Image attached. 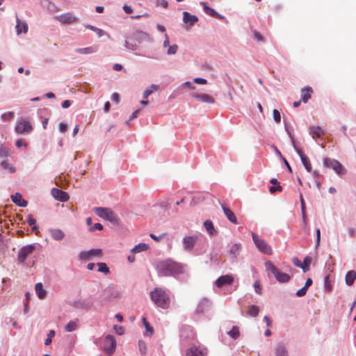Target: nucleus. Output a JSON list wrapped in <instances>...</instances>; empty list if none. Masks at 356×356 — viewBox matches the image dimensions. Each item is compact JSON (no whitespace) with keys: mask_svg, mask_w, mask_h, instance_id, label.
Segmentation results:
<instances>
[{"mask_svg":"<svg viewBox=\"0 0 356 356\" xmlns=\"http://www.w3.org/2000/svg\"><path fill=\"white\" fill-rule=\"evenodd\" d=\"M160 268L165 275H178L184 273V266L172 260H166L160 263Z\"/></svg>","mask_w":356,"mask_h":356,"instance_id":"obj_1","label":"nucleus"},{"mask_svg":"<svg viewBox=\"0 0 356 356\" xmlns=\"http://www.w3.org/2000/svg\"><path fill=\"white\" fill-rule=\"evenodd\" d=\"M150 297L154 303L163 309L168 308L170 299L165 291H151Z\"/></svg>","mask_w":356,"mask_h":356,"instance_id":"obj_2","label":"nucleus"},{"mask_svg":"<svg viewBox=\"0 0 356 356\" xmlns=\"http://www.w3.org/2000/svg\"><path fill=\"white\" fill-rule=\"evenodd\" d=\"M265 266L266 269L275 276L279 282L286 283L289 281L290 276L285 273L281 272L271 261H266Z\"/></svg>","mask_w":356,"mask_h":356,"instance_id":"obj_3","label":"nucleus"},{"mask_svg":"<svg viewBox=\"0 0 356 356\" xmlns=\"http://www.w3.org/2000/svg\"><path fill=\"white\" fill-rule=\"evenodd\" d=\"M252 236L256 247L260 252L268 255L273 254L271 247L264 239L254 232H252Z\"/></svg>","mask_w":356,"mask_h":356,"instance_id":"obj_4","label":"nucleus"},{"mask_svg":"<svg viewBox=\"0 0 356 356\" xmlns=\"http://www.w3.org/2000/svg\"><path fill=\"white\" fill-rule=\"evenodd\" d=\"M95 212L98 216L105 220H109L110 222H118V219L117 216L111 209L104 207H95Z\"/></svg>","mask_w":356,"mask_h":356,"instance_id":"obj_5","label":"nucleus"},{"mask_svg":"<svg viewBox=\"0 0 356 356\" xmlns=\"http://www.w3.org/2000/svg\"><path fill=\"white\" fill-rule=\"evenodd\" d=\"M323 166L333 169L339 175H343L346 172L344 167L338 161L329 158L323 159Z\"/></svg>","mask_w":356,"mask_h":356,"instance_id":"obj_6","label":"nucleus"},{"mask_svg":"<svg viewBox=\"0 0 356 356\" xmlns=\"http://www.w3.org/2000/svg\"><path fill=\"white\" fill-rule=\"evenodd\" d=\"M35 250V245L33 244L23 246L18 252L17 261L19 264L24 263L26 258L31 255Z\"/></svg>","mask_w":356,"mask_h":356,"instance_id":"obj_7","label":"nucleus"},{"mask_svg":"<svg viewBox=\"0 0 356 356\" xmlns=\"http://www.w3.org/2000/svg\"><path fill=\"white\" fill-rule=\"evenodd\" d=\"M32 129L30 122L26 118H21L15 127V131L18 134H29Z\"/></svg>","mask_w":356,"mask_h":356,"instance_id":"obj_8","label":"nucleus"},{"mask_svg":"<svg viewBox=\"0 0 356 356\" xmlns=\"http://www.w3.org/2000/svg\"><path fill=\"white\" fill-rule=\"evenodd\" d=\"M102 250L101 249H91L88 251H82L79 254V259L80 260H89L93 257H102Z\"/></svg>","mask_w":356,"mask_h":356,"instance_id":"obj_9","label":"nucleus"},{"mask_svg":"<svg viewBox=\"0 0 356 356\" xmlns=\"http://www.w3.org/2000/svg\"><path fill=\"white\" fill-rule=\"evenodd\" d=\"M116 348V341L113 336L108 334L104 340V350L108 354H112Z\"/></svg>","mask_w":356,"mask_h":356,"instance_id":"obj_10","label":"nucleus"},{"mask_svg":"<svg viewBox=\"0 0 356 356\" xmlns=\"http://www.w3.org/2000/svg\"><path fill=\"white\" fill-rule=\"evenodd\" d=\"M234 282V277L230 275H225L220 276L215 282L217 288H222L223 286H229Z\"/></svg>","mask_w":356,"mask_h":356,"instance_id":"obj_11","label":"nucleus"},{"mask_svg":"<svg viewBox=\"0 0 356 356\" xmlns=\"http://www.w3.org/2000/svg\"><path fill=\"white\" fill-rule=\"evenodd\" d=\"M198 236L197 235L186 236L183 238L184 250L191 251L197 243Z\"/></svg>","mask_w":356,"mask_h":356,"instance_id":"obj_12","label":"nucleus"},{"mask_svg":"<svg viewBox=\"0 0 356 356\" xmlns=\"http://www.w3.org/2000/svg\"><path fill=\"white\" fill-rule=\"evenodd\" d=\"M57 20L61 24H72L78 20V18L71 13H66L56 16Z\"/></svg>","mask_w":356,"mask_h":356,"instance_id":"obj_13","label":"nucleus"},{"mask_svg":"<svg viewBox=\"0 0 356 356\" xmlns=\"http://www.w3.org/2000/svg\"><path fill=\"white\" fill-rule=\"evenodd\" d=\"M294 148L297 153L298 154L299 156L300 157V159L302 161V164L304 165L305 168L308 172H312V164L310 163L309 159L308 157L304 154V152L300 149L296 147V145L293 144Z\"/></svg>","mask_w":356,"mask_h":356,"instance_id":"obj_14","label":"nucleus"},{"mask_svg":"<svg viewBox=\"0 0 356 356\" xmlns=\"http://www.w3.org/2000/svg\"><path fill=\"white\" fill-rule=\"evenodd\" d=\"M51 193L52 196L55 199H56L60 202H66L69 199V195L66 192L63 191L58 188H54L51 190Z\"/></svg>","mask_w":356,"mask_h":356,"instance_id":"obj_15","label":"nucleus"},{"mask_svg":"<svg viewBox=\"0 0 356 356\" xmlns=\"http://www.w3.org/2000/svg\"><path fill=\"white\" fill-rule=\"evenodd\" d=\"M16 33L17 35H20L22 33H26L28 32V24L25 22H22L21 19L16 17Z\"/></svg>","mask_w":356,"mask_h":356,"instance_id":"obj_16","label":"nucleus"},{"mask_svg":"<svg viewBox=\"0 0 356 356\" xmlns=\"http://www.w3.org/2000/svg\"><path fill=\"white\" fill-rule=\"evenodd\" d=\"M191 96L202 102L208 104H213L215 102V99L207 94L193 93Z\"/></svg>","mask_w":356,"mask_h":356,"instance_id":"obj_17","label":"nucleus"},{"mask_svg":"<svg viewBox=\"0 0 356 356\" xmlns=\"http://www.w3.org/2000/svg\"><path fill=\"white\" fill-rule=\"evenodd\" d=\"M313 90L311 87L307 86L301 90V101L306 104L312 97Z\"/></svg>","mask_w":356,"mask_h":356,"instance_id":"obj_18","label":"nucleus"},{"mask_svg":"<svg viewBox=\"0 0 356 356\" xmlns=\"http://www.w3.org/2000/svg\"><path fill=\"white\" fill-rule=\"evenodd\" d=\"M183 15V22L185 24H188L191 26H193L195 23L198 21V18L196 15H191L188 12H184Z\"/></svg>","mask_w":356,"mask_h":356,"instance_id":"obj_19","label":"nucleus"},{"mask_svg":"<svg viewBox=\"0 0 356 356\" xmlns=\"http://www.w3.org/2000/svg\"><path fill=\"white\" fill-rule=\"evenodd\" d=\"M12 201L19 207H25L27 206V202L22 198L20 193H16L11 196Z\"/></svg>","mask_w":356,"mask_h":356,"instance_id":"obj_20","label":"nucleus"},{"mask_svg":"<svg viewBox=\"0 0 356 356\" xmlns=\"http://www.w3.org/2000/svg\"><path fill=\"white\" fill-rule=\"evenodd\" d=\"M222 209L227 219L232 223L237 224V218L234 212L223 204H222Z\"/></svg>","mask_w":356,"mask_h":356,"instance_id":"obj_21","label":"nucleus"},{"mask_svg":"<svg viewBox=\"0 0 356 356\" xmlns=\"http://www.w3.org/2000/svg\"><path fill=\"white\" fill-rule=\"evenodd\" d=\"M49 233L54 240L60 241L65 237V233L60 229H51Z\"/></svg>","mask_w":356,"mask_h":356,"instance_id":"obj_22","label":"nucleus"},{"mask_svg":"<svg viewBox=\"0 0 356 356\" xmlns=\"http://www.w3.org/2000/svg\"><path fill=\"white\" fill-rule=\"evenodd\" d=\"M200 4L202 6V8H203V10L204 11L209 15L211 16V17H216L219 19H222V17L220 16V15H218L216 11L212 8H210L209 7L206 3L204 2H201Z\"/></svg>","mask_w":356,"mask_h":356,"instance_id":"obj_23","label":"nucleus"},{"mask_svg":"<svg viewBox=\"0 0 356 356\" xmlns=\"http://www.w3.org/2000/svg\"><path fill=\"white\" fill-rule=\"evenodd\" d=\"M310 129V134L312 136V137L314 138H319L325 134L324 130L318 126H313L309 128Z\"/></svg>","mask_w":356,"mask_h":356,"instance_id":"obj_24","label":"nucleus"},{"mask_svg":"<svg viewBox=\"0 0 356 356\" xmlns=\"http://www.w3.org/2000/svg\"><path fill=\"white\" fill-rule=\"evenodd\" d=\"M275 356H288L286 347L282 344H278L275 351Z\"/></svg>","mask_w":356,"mask_h":356,"instance_id":"obj_25","label":"nucleus"},{"mask_svg":"<svg viewBox=\"0 0 356 356\" xmlns=\"http://www.w3.org/2000/svg\"><path fill=\"white\" fill-rule=\"evenodd\" d=\"M356 279V271L350 270L346 273V282L348 286H350L353 284L354 281Z\"/></svg>","mask_w":356,"mask_h":356,"instance_id":"obj_26","label":"nucleus"},{"mask_svg":"<svg viewBox=\"0 0 356 356\" xmlns=\"http://www.w3.org/2000/svg\"><path fill=\"white\" fill-rule=\"evenodd\" d=\"M204 226L207 231V232L211 235L213 236L216 234V232L214 229V226L213 222L211 220H206L204 222Z\"/></svg>","mask_w":356,"mask_h":356,"instance_id":"obj_27","label":"nucleus"},{"mask_svg":"<svg viewBox=\"0 0 356 356\" xmlns=\"http://www.w3.org/2000/svg\"><path fill=\"white\" fill-rule=\"evenodd\" d=\"M76 53L83 54H90L97 51L95 47H88L85 48H79L75 50Z\"/></svg>","mask_w":356,"mask_h":356,"instance_id":"obj_28","label":"nucleus"},{"mask_svg":"<svg viewBox=\"0 0 356 356\" xmlns=\"http://www.w3.org/2000/svg\"><path fill=\"white\" fill-rule=\"evenodd\" d=\"M143 323L146 329V332L144 333L145 335H149L151 337L154 334V328L150 325V324L147 322L146 318L143 317L142 318Z\"/></svg>","mask_w":356,"mask_h":356,"instance_id":"obj_29","label":"nucleus"},{"mask_svg":"<svg viewBox=\"0 0 356 356\" xmlns=\"http://www.w3.org/2000/svg\"><path fill=\"white\" fill-rule=\"evenodd\" d=\"M148 248H149V246H148L147 244L144 243H139L138 245H136L131 250V252L133 254L138 253V252H143V251H146Z\"/></svg>","mask_w":356,"mask_h":356,"instance_id":"obj_30","label":"nucleus"},{"mask_svg":"<svg viewBox=\"0 0 356 356\" xmlns=\"http://www.w3.org/2000/svg\"><path fill=\"white\" fill-rule=\"evenodd\" d=\"M187 356H204V353L202 350H199L196 347H192L187 352Z\"/></svg>","mask_w":356,"mask_h":356,"instance_id":"obj_31","label":"nucleus"},{"mask_svg":"<svg viewBox=\"0 0 356 356\" xmlns=\"http://www.w3.org/2000/svg\"><path fill=\"white\" fill-rule=\"evenodd\" d=\"M77 321H70L65 327V330L67 332H73L76 330L77 328Z\"/></svg>","mask_w":356,"mask_h":356,"instance_id":"obj_32","label":"nucleus"},{"mask_svg":"<svg viewBox=\"0 0 356 356\" xmlns=\"http://www.w3.org/2000/svg\"><path fill=\"white\" fill-rule=\"evenodd\" d=\"M259 307L256 305H251L248 307V314L252 317H256L259 314Z\"/></svg>","mask_w":356,"mask_h":356,"instance_id":"obj_33","label":"nucleus"},{"mask_svg":"<svg viewBox=\"0 0 356 356\" xmlns=\"http://www.w3.org/2000/svg\"><path fill=\"white\" fill-rule=\"evenodd\" d=\"M97 266H98L99 272L103 273L106 275L109 273L110 270H109V268H108L106 263H103V262L98 263Z\"/></svg>","mask_w":356,"mask_h":356,"instance_id":"obj_34","label":"nucleus"},{"mask_svg":"<svg viewBox=\"0 0 356 356\" xmlns=\"http://www.w3.org/2000/svg\"><path fill=\"white\" fill-rule=\"evenodd\" d=\"M138 348L140 353L142 355H145L147 352V346L144 341L140 340L138 341Z\"/></svg>","mask_w":356,"mask_h":356,"instance_id":"obj_35","label":"nucleus"},{"mask_svg":"<svg viewBox=\"0 0 356 356\" xmlns=\"http://www.w3.org/2000/svg\"><path fill=\"white\" fill-rule=\"evenodd\" d=\"M228 334L233 339H236L239 336V331L237 327H234L230 331L228 332Z\"/></svg>","mask_w":356,"mask_h":356,"instance_id":"obj_36","label":"nucleus"},{"mask_svg":"<svg viewBox=\"0 0 356 356\" xmlns=\"http://www.w3.org/2000/svg\"><path fill=\"white\" fill-rule=\"evenodd\" d=\"M113 329L116 334L122 335L124 333V328L121 325H115Z\"/></svg>","mask_w":356,"mask_h":356,"instance_id":"obj_37","label":"nucleus"},{"mask_svg":"<svg viewBox=\"0 0 356 356\" xmlns=\"http://www.w3.org/2000/svg\"><path fill=\"white\" fill-rule=\"evenodd\" d=\"M33 295H34V293H30L29 291H27L26 293L25 296H26V302L25 303V305H24V311L25 312H27V310H28L27 304L31 300V296H33Z\"/></svg>","mask_w":356,"mask_h":356,"instance_id":"obj_38","label":"nucleus"},{"mask_svg":"<svg viewBox=\"0 0 356 356\" xmlns=\"http://www.w3.org/2000/svg\"><path fill=\"white\" fill-rule=\"evenodd\" d=\"M273 114L275 121L277 123H280L281 121V115L280 111L277 109H274L273 111Z\"/></svg>","mask_w":356,"mask_h":356,"instance_id":"obj_39","label":"nucleus"},{"mask_svg":"<svg viewBox=\"0 0 356 356\" xmlns=\"http://www.w3.org/2000/svg\"><path fill=\"white\" fill-rule=\"evenodd\" d=\"M13 116H14V113L11 111H9V112L2 114L1 118L3 120H10L13 118Z\"/></svg>","mask_w":356,"mask_h":356,"instance_id":"obj_40","label":"nucleus"},{"mask_svg":"<svg viewBox=\"0 0 356 356\" xmlns=\"http://www.w3.org/2000/svg\"><path fill=\"white\" fill-rule=\"evenodd\" d=\"M311 261H312V259L309 257H306L304 259L303 264H302V266H305V269H303L304 271L307 270V269L311 264Z\"/></svg>","mask_w":356,"mask_h":356,"instance_id":"obj_41","label":"nucleus"},{"mask_svg":"<svg viewBox=\"0 0 356 356\" xmlns=\"http://www.w3.org/2000/svg\"><path fill=\"white\" fill-rule=\"evenodd\" d=\"M35 295L40 300H42L47 296V291H35Z\"/></svg>","mask_w":356,"mask_h":356,"instance_id":"obj_42","label":"nucleus"},{"mask_svg":"<svg viewBox=\"0 0 356 356\" xmlns=\"http://www.w3.org/2000/svg\"><path fill=\"white\" fill-rule=\"evenodd\" d=\"M178 49V46L177 44H174L172 46H169V48L168 49V54L172 55L176 54Z\"/></svg>","mask_w":356,"mask_h":356,"instance_id":"obj_43","label":"nucleus"},{"mask_svg":"<svg viewBox=\"0 0 356 356\" xmlns=\"http://www.w3.org/2000/svg\"><path fill=\"white\" fill-rule=\"evenodd\" d=\"M8 155V149L0 145V156L6 157Z\"/></svg>","mask_w":356,"mask_h":356,"instance_id":"obj_44","label":"nucleus"},{"mask_svg":"<svg viewBox=\"0 0 356 356\" xmlns=\"http://www.w3.org/2000/svg\"><path fill=\"white\" fill-rule=\"evenodd\" d=\"M332 284L331 281L330 280V276L327 275L325 277V289H331L332 288Z\"/></svg>","mask_w":356,"mask_h":356,"instance_id":"obj_45","label":"nucleus"},{"mask_svg":"<svg viewBox=\"0 0 356 356\" xmlns=\"http://www.w3.org/2000/svg\"><path fill=\"white\" fill-rule=\"evenodd\" d=\"M282 186L280 185H278V186H270L269 188V191L271 193H274L276 191H282Z\"/></svg>","mask_w":356,"mask_h":356,"instance_id":"obj_46","label":"nucleus"},{"mask_svg":"<svg viewBox=\"0 0 356 356\" xmlns=\"http://www.w3.org/2000/svg\"><path fill=\"white\" fill-rule=\"evenodd\" d=\"M193 81L195 83L202 84V85H204V84L207 83V81L206 79H202V78H195L193 79Z\"/></svg>","mask_w":356,"mask_h":356,"instance_id":"obj_47","label":"nucleus"},{"mask_svg":"<svg viewBox=\"0 0 356 356\" xmlns=\"http://www.w3.org/2000/svg\"><path fill=\"white\" fill-rule=\"evenodd\" d=\"M95 229L102 230L103 225L101 223H95L92 227L90 228V231L93 232Z\"/></svg>","mask_w":356,"mask_h":356,"instance_id":"obj_48","label":"nucleus"},{"mask_svg":"<svg viewBox=\"0 0 356 356\" xmlns=\"http://www.w3.org/2000/svg\"><path fill=\"white\" fill-rule=\"evenodd\" d=\"M68 126L66 124L60 123L59 125V130L62 133H65L67 131Z\"/></svg>","mask_w":356,"mask_h":356,"instance_id":"obj_49","label":"nucleus"},{"mask_svg":"<svg viewBox=\"0 0 356 356\" xmlns=\"http://www.w3.org/2000/svg\"><path fill=\"white\" fill-rule=\"evenodd\" d=\"M300 203H301V211H302V213H305L306 211V208H305V201H304L302 194H300Z\"/></svg>","mask_w":356,"mask_h":356,"instance_id":"obj_50","label":"nucleus"},{"mask_svg":"<svg viewBox=\"0 0 356 356\" xmlns=\"http://www.w3.org/2000/svg\"><path fill=\"white\" fill-rule=\"evenodd\" d=\"M254 39L256 40H257L258 42L263 40L262 35L258 31H254Z\"/></svg>","mask_w":356,"mask_h":356,"instance_id":"obj_51","label":"nucleus"},{"mask_svg":"<svg viewBox=\"0 0 356 356\" xmlns=\"http://www.w3.org/2000/svg\"><path fill=\"white\" fill-rule=\"evenodd\" d=\"M27 222L30 226L35 225L36 223V220L31 215L29 216Z\"/></svg>","mask_w":356,"mask_h":356,"instance_id":"obj_52","label":"nucleus"},{"mask_svg":"<svg viewBox=\"0 0 356 356\" xmlns=\"http://www.w3.org/2000/svg\"><path fill=\"white\" fill-rule=\"evenodd\" d=\"M15 145L17 147L19 148L22 146H26V143L22 139H19L16 141Z\"/></svg>","mask_w":356,"mask_h":356,"instance_id":"obj_53","label":"nucleus"},{"mask_svg":"<svg viewBox=\"0 0 356 356\" xmlns=\"http://www.w3.org/2000/svg\"><path fill=\"white\" fill-rule=\"evenodd\" d=\"M293 264L295 266L302 268V269H305V266H302V263L298 258H294L293 259Z\"/></svg>","mask_w":356,"mask_h":356,"instance_id":"obj_54","label":"nucleus"},{"mask_svg":"<svg viewBox=\"0 0 356 356\" xmlns=\"http://www.w3.org/2000/svg\"><path fill=\"white\" fill-rule=\"evenodd\" d=\"M164 235H165V234H161V236H157L154 235V234H150V235H149V236H150V237H151L152 239H154V241H156L159 242L161 238H163Z\"/></svg>","mask_w":356,"mask_h":356,"instance_id":"obj_55","label":"nucleus"},{"mask_svg":"<svg viewBox=\"0 0 356 356\" xmlns=\"http://www.w3.org/2000/svg\"><path fill=\"white\" fill-rule=\"evenodd\" d=\"M312 284V280L311 278H308L305 282V284L303 287H302L300 289H307L309 288Z\"/></svg>","mask_w":356,"mask_h":356,"instance_id":"obj_56","label":"nucleus"},{"mask_svg":"<svg viewBox=\"0 0 356 356\" xmlns=\"http://www.w3.org/2000/svg\"><path fill=\"white\" fill-rule=\"evenodd\" d=\"M123 10L127 14H131L133 12V9L131 8V7L127 5H124L123 6Z\"/></svg>","mask_w":356,"mask_h":356,"instance_id":"obj_57","label":"nucleus"},{"mask_svg":"<svg viewBox=\"0 0 356 356\" xmlns=\"http://www.w3.org/2000/svg\"><path fill=\"white\" fill-rule=\"evenodd\" d=\"M111 99L113 101L115 102L116 103H118L120 101L119 95L117 92H114L111 96Z\"/></svg>","mask_w":356,"mask_h":356,"instance_id":"obj_58","label":"nucleus"},{"mask_svg":"<svg viewBox=\"0 0 356 356\" xmlns=\"http://www.w3.org/2000/svg\"><path fill=\"white\" fill-rule=\"evenodd\" d=\"M152 93V90L147 89L143 92V97L147 99Z\"/></svg>","mask_w":356,"mask_h":356,"instance_id":"obj_59","label":"nucleus"},{"mask_svg":"<svg viewBox=\"0 0 356 356\" xmlns=\"http://www.w3.org/2000/svg\"><path fill=\"white\" fill-rule=\"evenodd\" d=\"M71 102L70 100H65L62 104V107L63 108H67L70 106Z\"/></svg>","mask_w":356,"mask_h":356,"instance_id":"obj_60","label":"nucleus"},{"mask_svg":"<svg viewBox=\"0 0 356 356\" xmlns=\"http://www.w3.org/2000/svg\"><path fill=\"white\" fill-rule=\"evenodd\" d=\"M321 238V232L319 229H316V246L319 245Z\"/></svg>","mask_w":356,"mask_h":356,"instance_id":"obj_61","label":"nucleus"},{"mask_svg":"<svg viewBox=\"0 0 356 356\" xmlns=\"http://www.w3.org/2000/svg\"><path fill=\"white\" fill-rule=\"evenodd\" d=\"M139 111H140V110H136L134 112H133L130 116L129 120H131L136 118L138 116Z\"/></svg>","mask_w":356,"mask_h":356,"instance_id":"obj_62","label":"nucleus"},{"mask_svg":"<svg viewBox=\"0 0 356 356\" xmlns=\"http://www.w3.org/2000/svg\"><path fill=\"white\" fill-rule=\"evenodd\" d=\"M307 291H297L296 295L298 297H302L306 294Z\"/></svg>","mask_w":356,"mask_h":356,"instance_id":"obj_63","label":"nucleus"},{"mask_svg":"<svg viewBox=\"0 0 356 356\" xmlns=\"http://www.w3.org/2000/svg\"><path fill=\"white\" fill-rule=\"evenodd\" d=\"M122 69V66L120 64L116 63L113 65V70L116 71H120Z\"/></svg>","mask_w":356,"mask_h":356,"instance_id":"obj_64","label":"nucleus"}]
</instances>
